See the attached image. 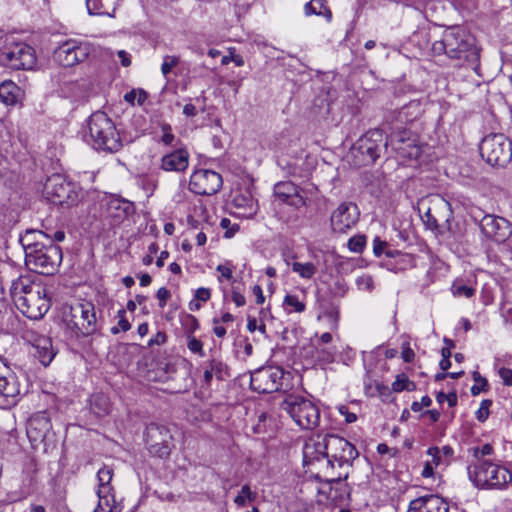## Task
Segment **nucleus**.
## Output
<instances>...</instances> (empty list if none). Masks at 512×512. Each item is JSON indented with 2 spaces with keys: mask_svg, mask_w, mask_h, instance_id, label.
<instances>
[{
  "mask_svg": "<svg viewBox=\"0 0 512 512\" xmlns=\"http://www.w3.org/2000/svg\"><path fill=\"white\" fill-rule=\"evenodd\" d=\"M10 293L17 309L29 319L43 318L51 307L47 288L29 276H20L14 280Z\"/></svg>",
  "mask_w": 512,
  "mask_h": 512,
  "instance_id": "obj_1",
  "label": "nucleus"
},
{
  "mask_svg": "<svg viewBox=\"0 0 512 512\" xmlns=\"http://www.w3.org/2000/svg\"><path fill=\"white\" fill-rule=\"evenodd\" d=\"M434 55L445 54L451 59L467 63L473 70L479 66L480 51L475 39L461 27H451L444 31L441 40L432 44Z\"/></svg>",
  "mask_w": 512,
  "mask_h": 512,
  "instance_id": "obj_2",
  "label": "nucleus"
},
{
  "mask_svg": "<svg viewBox=\"0 0 512 512\" xmlns=\"http://www.w3.org/2000/svg\"><path fill=\"white\" fill-rule=\"evenodd\" d=\"M326 470L330 472V481L346 479L358 451L349 441L338 435H326Z\"/></svg>",
  "mask_w": 512,
  "mask_h": 512,
  "instance_id": "obj_3",
  "label": "nucleus"
},
{
  "mask_svg": "<svg viewBox=\"0 0 512 512\" xmlns=\"http://www.w3.org/2000/svg\"><path fill=\"white\" fill-rule=\"evenodd\" d=\"M89 143L97 150L110 153L122 147V140L113 120L104 112L93 113L88 120Z\"/></svg>",
  "mask_w": 512,
  "mask_h": 512,
  "instance_id": "obj_4",
  "label": "nucleus"
},
{
  "mask_svg": "<svg viewBox=\"0 0 512 512\" xmlns=\"http://www.w3.org/2000/svg\"><path fill=\"white\" fill-rule=\"evenodd\" d=\"M469 479L478 488H503L512 481L507 468L488 460L479 461L467 468Z\"/></svg>",
  "mask_w": 512,
  "mask_h": 512,
  "instance_id": "obj_5",
  "label": "nucleus"
},
{
  "mask_svg": "<svg viewBox=\"0 0 512 512\" xmlns=\"http://www.w3.org/2000/svg\"><path fill=\"white\" fill-rule=\"evenodd\" d=\"M64 321L74 337L89 336L98 330L95 307L91 302H76L65 312Z\"/></svg>",
  "mask_w": 512,
  "mask_h": 512,
  "instance_id": "obj_6",
  "label": "nucleus"
},
{
  "mask_svg": "<svg viewBox=\"0 0 512 512\" xmlns=\"http://www.w3.org/2000/svg\"><path fill=\"white\" fill-rule=\"evenodd\" d=\"M281 408L286 411L293 421L302 429H315L320 423L319 408L310 400L298 395L287 396Z\"/></svg>",
  "mask_w": 512,
  "mask_h": 512,
  "instance_id": "obj_7",
  "label": "nucleus"
},
{
  "mask_svg": "<svg viewBox=\"0 0 512 512\" xmlns=\"http://www.w3.org/2000/svg\"><path fill=\"white\" fill-rule=\"evenodd\" d=\"M388 141L380 129L369 130L360 137L351 149L355 165L366 166L373 164L383 150H387Z\"/></svg>",
  "mask_w": 512,
  "mask_h": 512,
  "instance_id": "obj_8",
  "label": "nucleus"
},
{
  "mask_svg": "<svg viewBox=\"0 0 512 512\" xmlns=\"http://www.w3.org/2000/svg\"><path fill=\"white\" fill-rule=\"evenodd\" d=\"M48 243H42L25 255L26 266L40 274H51L62 260L61 248L47 238Z\"/></svg>",
  "mask_w": 512,
  "mask_h": 512,
  "instance_id": "obj_9",
  "label": "nucleus"
},
{
  "mask_svg": "<svg viewBox=\"0 0 512 512\" xmlns=\"http://www.w3.org/2000/svg\"><path fill=\"white\" fill-rule=\"evenodd\" d=\"M479 149L481 157L491 166L505 167L512 159V141L502 133L485 136Z\"/></svg>",
  "mask_w": 512,
  "mask_h": 512,
  "instance_id": "obj_10",
  "label": "nucleus"
},
{
  "mask_svg": "<svg viewBox=\"0 0 512 512\" xmlns=\"http://www.w3.org/2000/svg\"><path fill=\"white\" fill-rule=\"evenodd\" d=\"M0 64L12 70H30L36 65L34 49L26 43L5 45L0 50Z\"/></svg>",
  "mask_w": 512,
  "mask_h": 512,
  "instance_id": "obj_11",
  "label": "nucleus"
},
{
  "mask_svg": "<svg viewBox=\"0 0 512 512\" xmlns=\"http://www.w3.org/2000/svg\"><path fill=\"white\" fill-rule=\"evenodd\" d=\"M42 193L47 201L57 205H72L78 200L76 186L61 174L49 176L44 183Z\"/></svg>",
  "mask_w": 512,
  "mask_h": 512,
  "instance_id": "obj_12",
  "label": "nucleus"
},
{
  "mask_svg": "<svg viewBox=\"0 0 512 512\" xmlns=\"http://www.w3.org/2000/svg\"><path fill=\"white\" fill-rule=\"evenodd\" d=\"M22 339L32 347L30 352L43 366H48L57 354L51 338L33 327L23 330Z\"/></svg>",
  "mask_w": 512,
  "mask_h": 512,
  "instance_id": "obj_13",
  "label": "nucleus"
},
{
  "mask_svg": "<svg viewBox=\"0 0 512 512\" xmlns=\"http://www.w3.org/2000/svg\"><path fill=\"white\" fill-rule=\"evenodd\" d=\"M396 128L398 131L392 134L390 142L397 156L403 161L418 160L422 154L418 136L410 130Z\"/></svg>",
  "mask_w": 512,
  "mask_h": 512,
  "instance_id": "obj_14",
  "label": "nucleus"
},
{
  "mask_svg": "<svg viewBox=\"0 0 512 512\" xmlns=\"http://www.w3.org/2000/svg\"><path fill=\"white\" fill-rule=\"evenodd\" d=\"M90 53L88 43L69 39L54 50V59L63 67H72L84 61Z\"/></svg>",
  "mask_w": 512,
  "mask_h": 512,
  "instance_id": "obj_15",
  "label": "nucleus"
},
{
  "mask_svg": "<svg viewBox=\"0 0 512 512\" xmlns=\"http://www.w3.org/2000/svg\"><path fill=\"white\" fill-rule=\"evenodd\" d=\"M113 478V470L104 466L97 472L98 479V505L93 512H116L117 505L113 493V487L111 486V480Z\"/></svg>",
  "mask_w": 512,
  "mask_h": 512,
  "instance_id": "obj_16",
  "label": "nucleus"
},
{
  "mask_svg": "<svg viewBox=\"0 0 512 512\" xmlns=\"http://www.w3.org/2000/svg\"><path fill=\"white\" fill-rule=\"evenodd\" d=\"M284 371L279 367H263L251 375V388L259 393H273L281 388Z\"/></svg>",
  "mask_w": 512,
  "mask_h": 512,
  "instance_id": "obj_17",
  "label": "nucleus"
},
{
  "mask_svg": "<svg viewBox=\"0 0 512 512\" xmlns=\"http://www.w3.org/2000/svg\"><path fill=\"white\" fill-rule=\"evenodd\" d=\"M222 186V177L215 171L201 169L195 171L189 181V189L198 195H213Z\"/></svg>",
  "mask_w": 512,
  "mask_h": 512,
  "instance_id": "obj_18",
  "label": "nucleus"
},
{
  "mask_svg": "<svg viewBox=\"0 0 512 512\" xmlns=\"http://www.w3.org/2000/svg\"><path fill=\"white\" fill-rule=\"evenodd\" d=\"M480 229L485 237L497 243L506 241L512 233L511 224L508 220L490 214L481 219Z\"/></svg>",
  "mask_w": 512,
  "mask_h": 512,
  "instance_id": "obj_19",
  "label": "nucleus"
},
{
  "mask_svg": "<svg viewBox=\"0 0 512 512\" xmlns=\"http://www.w3.org/2000/svg\"><path fill=\"white\" fill-rule=\"evenodd\" d=\"M132 213V203L121 198L108 197L102 205V216L110 226L119 225Z\"/></svg>",
  "mask_w": 512,
  "mask_h": 512,
  "instance_id": "obj_20",
  "label": "nucleus"
},
{
  "mask_svg": "<svg viewBox=\"0 0 512 512\" xmlns=\"http://www.w3.org/2000/svg\"><path fill=\"white\" fill-rule=\"evenodd\" d=\"M359 211L353 203H341L331 215L332 229L337 233H345L358 221Z\"/></svg>",
  "mask_w": 512,
  "mask_h": 512,
  "instance_id": "obj_21",
  "label": "nucleus"
},
{
  "mask_svg": "<svg viewBox=\"0 0 512 512\" xmlns=\"http://www.w3.org/2000/svg\"><path fill=\"white\" fill-rule=\"evenodd\" d=\"M274 197L279 203L287 204L295 209L306 206L302 189L290 181L278 182L274 186Z\"/></svg>",
  "mask_w": 512,
  "mask_h": 512,
  "instance_id": "obj_22",
  "label": "nucleus"
},
{
  "mask_svg": "<svg viewBox=\"0 0 512 512\" xmlns=\"http://www.w3.org/2000/svg\"><path fill=\"white\" fill-rule=\"evenodd\" d=\"M407 512H449V504L438 495L427 494L411 500Z\"/></svg>",
  "mask_w": 512,
  "mask_h": 512,
  "instance_id": "obj_23",
  "label": "nucleus"
},
{
  "mask_svg": "<svg viewBox=\"0 0 512 512\" xmlns=\"http://www.w3.org/2000/svg\"><path fill=\"white\" fill-rule=\"evenodd\" d=\"M326 435H313L305 443L303 447L304 464L309 465L314 462L326 461Z\"/></svg>",
  "mask_w": 512,
  "mask_h": 512,
  "instance_id": "obj_24",
  "label": "nucleus"
},
{
  "mask_svg": "<svg viewBox=\"0 0 512 512\" xmlns=\"http://www.w3.org/2000/svg\"><path fill=\"white\" fill-rule=\"evenodd\" d=\"M51 429L50 420L45 412L33 415L27 423V436L31 441H41Z\"/></svg>",
  "mask_w": 512,
  "mask_h": 512,
  "instance_id": "obj_25",
  "label": "nucleus"
},
{
  "mask_svg": "<svg viewBox=\"0 0 512 512\" xmlns=\"http://www.w3.org/2000/svg\"><path fill=\"white\" fill-rule=\"evenodd\" d=\"M189 165V153L185 149H176L161 159V169L168 172H183Z\"/></svg>",
  "mask_w": 512,
  "mask_h": 512,
  "instance_id": "obj_26",
  "label": "nucleus"
},
{
  "mask_svg": "<svg viewBox=\"0 0 512 512\" xmlns=\"http://www.w3.org/2000/svg\"><path fill=\"white\" fill-rule=\"evenodd\" d=\"M421 112V104L418 101H411L397 112L396 122L399 124L412 123L421 115Z\"/></svg>",
  "mask_w": 512,
  "mask_h": 512,
  "instance_id": "obj_27",
  "label": "nucleus"
},
{
  "mask_svg": "<svg viewBox=\"0 0 512 512\" xmlns=\"http://www.w3.org/2000/svg\"><path fill=\"white\" fill-rule=\"evenodd\" d=\"M20 93V88L12 81H3L0 84V100L6 105L16 104Z\"/></svg>",
  "mask_w": 512,
  "mask_h": 512,
  "instance_id": "obj_28",
  "label": "nucleus"
},
{
  "mask_svg": "<svg viewBox=\"0 0 512 512\" xmlns=\"http://www.w3.org/2000/svg\"><path fill=\"white\" fill-rule=\"evenodd\" d=\"M146 442L148 446L156 442H162L164 440H172V436L169 430L165 426L150 424L146 429Z\"/></svg>",
  "mask_w": 512,
  "mask_h": 512,
  "instance_id": "obj_29",
  "label": "nucleus"
},
{
  "mask_svg": "<svg viewBox=\"0 0 512 512\" xmlns=\"http://www.w3.org/2000/svg\"><path fill=\"white\" fill-rule=\"evenodd\" d=\"M42 238L47 239L48 237L43 232L36 230L27 231L23 236H21L20 243L24 248L25 255L42 244Z\"/></svg>",
  "mask_w": 512,
  "mask_h": 512,
  "instance_id": "obj_30",
  "label": "nucleus"
},
{
  "mask_svg": "<svg viewBox=\"0 0 512 512\" xmlns=\"http://www.w3.org/2000/svg\"><path fill=\"white\" fill-rule=\"evenodd\" d=\"M304 11L307 16L315 14L325 17L328 21L332 19V12L326 6V0H311L305 4Z\"/></svg>",
  "mask_w": 512,
  "mask_h": 512,
  "instance_id": "obj_31",
  "label": "nucleus"
},
{
  "mask_svg": "<svg viewBox=\"0 0 512 512\" xmlns=\"http://www.w3.org/2000/svg\"><path fill=\"white\" fill-rule=\"evenodd\" d=\"M111 404L107 396L104 394H95L91 398V411L98 417L109 414Z\"/></svg>",
  "mask_w": 512,
  "mask_h": 512,
  "instance_id": "obj_32",
  "label": "nucleus"
},
{
  "mask_svg": "<svg viewBox=\"0 0 512 512\" xmlns=\"http://www.w3.org/2000/svg\"><path fill=\"white\" fill-rule=\"evenodd\" d=\"M291 269L303 279H311L317 271L316 266L312 262L301 263L294 261L291 263Z\"/></svg>",
  "mask_w": 512,
  "mask_h": 512,
  "instance_id": "obj_33",
  "label": "nucleus"
},
{
  "mask_svg": "<svg viewBox=\"0 0 512 512\" xmlns=\"http://www.w3.org/2000/svg\"><path fill=\"white\" fill-rule=\"evenodd\" d=\"M283 307H284L285 311L288 313H293V312L301 313L305 310L306 305L303 301H301L298 298V296L287 294L284 297Z\"/></svg>",
  "mask_w": 512,
  "mask_h": 512,
  "instance_id": "obj_34",
  "label": "nucleus"
},
{
  "mask_svg": "<svg viewBox=\"0 0 512 512\" xmlns=\"http://www.w3.org/2000/svg\"><path fill=\"white\" fill-rule=\"evenodd\" d=\"M415 388V383L410 381L404 373L398 374L395 381L392 383V390L394 392H402L404 390L413 391Z\"/></svg>",
  "mask_w": 512,
  "mask_h": 512,
  "instance_id": "obj_35",
  "label": "nucleus"
},
{
  "mask_svg": "<svg viewBox=\"0 0 512 512\" xmlns=\"http://www.w3.org/2000/svg\"><path fill=\"white\" fill-rule=\"evenodd\" d=\"M149 450L152 454L160 458L167 457L171 452V440L150 444Z\"/></svg>",
  "mask_w": 512,
  "mask_h": 512,
  "instance_id": "obj_36",
  "label": "nucleus"
},
{
  "mask_svg": "<svg viewBox=\"0 0 512 512\" xmlns=\"http://www.w3.org/2000/svg\"><path fill=\"white\" fill-rule=\"evenodd\" d=\"M186 337V344L189 351L199 357H204V344L201 340L197 339L194 335L188 334Z\"/></svg>",
  "mask_w": 512,
  "mask_h": 512,
  "instance_id": "obj_37",
  "label": "nucleus"
},
{
  "mask_svg": "<svg viewBox=\"0 0 512 512\" xmlns=\"http://www.w3.org/2000/svg\"><path fill=\"white\" fill-rule=\"evenodd\" d=\"M117 318H118L117 326H114L111 328L112 334L116 335L120 331L127 332L128 330H130L131 325H130L128 319L126 318V311L124 309H120L117 312Z\"/></svg>",
  "mask_w": 512,
  "mask_h": 512,
  "instance_id": "obj_38",
  "label": "nucleus"
},
{
  "mask_svg": "<svg viewBox=\"0 0 512 512\" xmlns=\"http://www.w3.org/2000/svg\"><path fill=\"white\" fill-rule=\"evenodd\" d=\"M356 286L360 291L371 292L374 289V280L371 275L362 274L356 279Z\"/></svg>",
  "mask_w": 512,
  "mask_h": 512,
  "instance_id": "obj_39",
  "label": "nucleus"
},
{
  "mask_svg": "<svg viewBox=\"0 0 512 512\" xmlns=\"http://www.w3.org/2000/svg\"><path fill=\"white\" fill-rule=\"evenodd\" d=\"M452 293L457 297L471 298L475 294V290L470 286L456 282L452 285Z\"/></svg>",
  "mask_w": 512,
  "mask_h": 512,
  "instance_id": "obj_40",
  "label": "nucleus"
},
{
  "mask_svg": "<svg viewBox=\"0 0 512 512\" xmlns=\"http://www.w3.org/2000/svg\"><path fill=\"white\" fill-rule=\"evenodd\" d=\"M255 499V494L252 493L250 487L248 485H244L241 488L239 494L235 497L234 502L238 506H244L247 501H253Z\"/></svg>",
  "mask_w": 512,
  "mask_h": 512,
  "instance_id": "obj_41",
  "label": "nucleus"
},
{
  "mask_svg": "<svg viewBox=\"0 0 512 512\" xmlns=\"http://www.w3.org/2000/svg\"><path fill=\"white\" fill-rule=\"evenodd\" d=\"M179 63V57L174 55H166L163 58V63L161 65V72L166 77L172 69L177 66Z\"/></svg>",
  "mask_w": 512,
  "mask_h": 512,
  "instance_id": "obj_42",
  "label": "nucleus"
},
{
  "mask_svg": "<svg viewBox=\"0 0 512 512\" xmlns=\"http://www.w3.org/2000/svg\"><path fill=\"white\" fill-rule=\"evenodd\" d=\"M183 326L185 330V336L188 334L193 335L195 331L199 329V322L195 316L188 314L183 319Z\"/></svg>",
  "mask_w": 512,
  "mask_h": 512,
  "instance_id": "obj_43",
  "label": "nucleus"
},
{
  "mask_svg": "<svg viewBox=\"0 0 512 512\" xmlns=\"http://www.w3.org/2000/svg\"><path fill=\"white\" fill-rule=\"evenodd\" d=\"M427 455L431 457V460L429 462L432 463V465L436 468L440 465H447L448 463L445 461V459L442 457L439 451V447H430L427 450Z\"/></svg>",
  "mask_w": 512,
  "mask_h": 512,
  "instance_id": "obj_44",
  "label": "nucleus"
},
{
  "mask_svg": "<svg viewBox=\"0 0 512 512\" xmlns=\"http://www.w3.org/2000/svg\"><path fill=\"white\" fill-rule=\"evenodd\" d=\"M124 99L130 103L136 101L138 104H143L147 99V93L143 90H132L125 94Z\"/></svg>",
  "mask_w": 512,
  "mask_h": 512,
  "instance_id": "obj_45",
  "label": "nucleus"
},
{
  "mask_svg": "<svg viewBox=\"0 0 512 512\" xmlns=\"http://www.w3.org/2000/svg\"><path fill=\"white\" fill-rule=\"evenodd\" d=\"M387 242L381 241L378 237H376L373 241V251L374 254L380 257L384 252L388 257H393L394 254L391 250H387Z\"/></svg>",
  "mask_w": 512,
  "mask_h": 512,
  "instance_id": "obj_46",
  "label": "nucleus"
},
{
  "mask_svg": "<svg viewBox=\"0 0 512 512\" xmlns=\"http://www.w3.org/2000/svg\"><path fill=\"white\" fill-rule=\"evenodd\" d=\"M366 244V237L362 235L352 237L348 242V248L352 252L360 253Z\"/></svg>",
  "mask_w": 512,
  "mask_h": 512,
  "instance_id": "obj_47",
  "label": "nucleus"
},
{
  "mask_svg": "<svg viewBox=\"0 0 512 512\" xmlns=\"http://www.w3.org/2000/svg\"><path fill=\"white\" fill-rule=\"evenodd\" d=\"M162 136L161 142L166 146H174L176 140L175 135L172 133V128L169 124H163L161 126Z\"/></svg>",
  "mask_w": 512,
  "mask_h": 512,
  "instance_id": "obj_48",
  "label": "nucleus"
},
{
  "mask_svg": "<svg viewBox=\"0 0 512 512\" xmlns=\"http://www.w3.org/2000/svg\"><path fill=\"white\" fill-rule=\"evenodd\" d=\"M491 405H492V401L488 400V399H484L480 403V407L475 413L478 421H480V422L486 421V419L489 416V408Z\"/></svg>",
  "mask_w": 512,
  "mask_h": 512,
  "instance_id": "obj_49",
  "label": "nucleus"
},
{
  "mask_svg": "<svg viewBox=\"0 0 512 512\" xmlns=\"http://www.w3.org/2000/svg\"><path fill=\"white\" fill-rule=\"evenodd\" d=\"M473 378H474L475 383L481 382V386L473 385L471 387V393H472V395L475 396V395L480 394L482 391L486 390V388L488 386V382L485 378L481 377V375L478 372H475L473 374Z\"/></svg>",
  "mask_w": 512,
  "mask_h": 512,
  "instance_id": "obj_50",
  "label": "nucleus"
},
{
  "mask_svg": "<svg viewBox=\"0 0 512 512\" xmlns=\"http://www.w3.org/2000/svg\"><path fill=\"white\" fill-rule=\"evenodd\" d=\"M473 456L479 461L481 457L491 455L493 453V447L491 444H484L482 447H475L471 449Z\"/></svg>",
  "mask_w": 512,
  "mask_h": 512,
  "instance_id": "obj_51",
  "label": "nucleus"
},
{
  "mask_svg": "<svg viewBox=\"0 0 512 512\" xmlns=\"http://www.w3.org/2000/svg\"><path fill=\"white\" fill-rule=\"evenodd\" d=\"M436 400L439 403H443L444 401H447V403L450 407H454L457 404V394L455 392H451L448 394H446L444 392H439L436 396Z\"/></svg>",
  "mask_w": 512,
  "mask_h": 512,
  "instance_id": "obj_52",
  "label": "nucleus"
},
{
  "mask_svg": "<svg viewBox=\"0 0 512 512\" xmlns=\"http://www.w3.org/2000/svg\"><path fill=\"white\" fill-rule=\"evenodd\" d=\"M234 203L236 206L240 207H248L250 209V213L255 212L254 209V200L251 196L245 197V196H236L234 198Z\"/></svg>",
  "mask_w": 512,
  "mask_h": 512,
  "instance_id": "obj_53",
  "label": "nucleus"
},
{
  "mask_svg": "<svg viewBox=\"0 0 512 512\" xmlns=\"http://www.w3.org/2000/svg\"><path fill=\"white\" fill-rule=\"evenodd\" d=\"M322 317L326 318L330 322L331 328H337L339 311L336 308H331L325 311Z\"/></svg>",
  "mask_w": 512,
  "mask_h": 512,
  "instance_id": "obj_54",
  "label": "nucleus"
},
{
  "mask_svg": "<svg viewBox=\"0 0 512 512\" xmlns=\"http://www.w3.org/2000/svg\"><path fill=\"white\" fill-rule=\"evenodd\" d=\"M401 357H402L403 361L406 363L412 362L415 357V353L411 349L410 344L408 342H405L402 344Z\"/></svg>",
  "mask_w": 512,
  "mask_h": 512,
  "instance_id": "obj_55",
  "label": "nucleus"
},
{
  "mask_svg": "<svg viewBox=\"0 0 512 512\" xmlns=\"http://www.w3.org/2000/svg\"><path fill=\"white\" fill-rule=\"evenodd\" d=\"M499 377L506 386H512V370L502 367L498 371Z\"/></svg>",
  "mask_w": 512,
  "mask_h": 512,
  "instance_id": "obj_56",
  "label": "nucleus"
},
{
  "mask_svg": "<svg viewBox=\"0 0 512 512\" xmlns=\"http://www.w3.org/2000/svg\"><path fill=\"white\" fill-rule=\"evenodd\" d=\"M431 403L432 400L429 396H423L420 402L415 401L411 404V410L414 412H419L423 407H429Z\"/></svg>",
  "mask_w": 512,
  "mask_h": 512,
  "instance_id": "obj_57",
  "label": "nucleus"
},
{
  "mask_svg": "<svg viewBox=\"0 0 512 512\" xmlns=\"http://www.w3.org/2000/svg\"><path fill=\"white\" fill-rule=\"evenodd\" d=\"M156 297L159 300V307L163 308L170 297V292L167 288L161 287L160 289H158Z\"/></svg>",
  "mask_w": 512,
  "mask_h": 512,
  "instance_id": "obj_58",
  "label": "nucleus"
},
{
  "mask_svg": "<svg viewBox=\"0 0 512 512\" xmlns=\"http://www.w3.org/2000/svg\"><path fill=\"white\" fill-rule=\"evenodd\" d=\"M167 340V337H166V334L164 332H157L148 342V346H153V345H162L166 342Z\"/></svg>",
  "mask_w": 512,
  "mask_h": 512,
  "instance_id": "obj_59",
  "label": "nucleus"
},
{
  "mask_svg": "<svg viewBox=\"0 0 512 512\" xmlns=\"http://www.w3.org/2000/svg\"><path fill=\"white\" fill-rule=\"evenodd\" d=\"M211 297V292L208 288H198L195 293V298L202 302H207Z\"/></svg>",
  "mask_w": 512,
  "mask_h": 512,
  "instance_id": "obj_60",
  "label": "nucleus"
},
{
  "mask_svg": "<svg viewBox=\"0 0 512 512\" xmlns=\"http://www.w3.org/2000/svg\"><path fill=\"white\" fill-rule=\"evenodd\" d=\"M339 412L344 416L345 421L347 423H353L357 420V416L355 413L350 412L346 406L339 407Z\"/></svg>",
  "mask_w": 512,
  "mask_h": 512,
  "instance_id": "obj_61",
  "label": "nucleus"
},
{
  "mask_svg": "<svg viewBox=\"0 0 512 512\" xmlns=\"http://www.w3.org/2000/svg\"><path fill=\"white\" fill-rule=\"evenodd\" d=\"M231 298L237 307H242L246 303V299H245L244 295L242 293H240L239 291H237L236 289L232 290Z\"/></svg>",
  "mask_w": 512,
  "mask_h": 512,
  "instance_id": "obj_62",
  "label": "nucleus"
},
{
  "mask_svg": "<svg viewBox=\"0 0 512 512\" xmlns=\"http://www.w3.org/2000/svg\"><path fill=\"white\" fill-rule=\"evenodd\" d=\"M206 364L209 366L210 370H212L213 374L215 375L220 374L223 369V363L216 359H211L207 361Z\"/></svg>",
  "mask_w": 512,
  "mask_h": 512,
  "instance_id": "obj_63",
  "label": "nucleus"
},
{
  "mask_svg": "<svg viewBox=\"0 0 512 512\" xmlns=\"http://www.w3.org/2000/svg\"><path fill=\"white\" fill-rule=\"evenodd\" d=\"M424 222L427 226L430 228H437L438 227V221L437 219L431 214L430 209L427 210V212L424 215Z\"/></svg>",
  "mask_w": 512,
  "mask_h": 512,
  "instance_id": "obj_64",
  "label": "nucleus"
}]
</instances>
